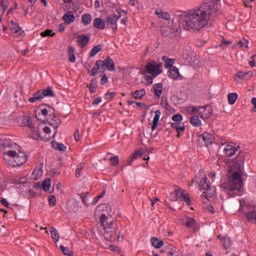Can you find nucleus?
Here are the masks:
<instances>
[{
  "mask_svg": "<svg viewBox=\"0 0 256 256\" xmlns=\"http://www.w3.org/2000/svg\"><path fill=\"white\" fill-rule=\"evenodd\" d=\"M91 21H93V16H91V14L85 13V14L82 15V23L85 26L91 25Z\"/></svg>",
  "mask_w": 256,
  "mask_h": 256,
  "instance_id": "c9c22d12",
  "label": "nucleus"
},
{
  "mask_svg": "<svg viewBox=\"0 0 256 256\" xmlns=\"http://www.w3.org/2000/svg\"><path fill=\"white\" fill-rule=\"evenodd\" d=\"M102 63H103V60L96 61L93 69L90 71L91 77H95L99 73V69H101V67H103Z\"/></svg>",
  "mask_w": 256,
  "mask_h": 256,
  "instance_id": "412c9836",
  "label": "nucleus"
},
{
  "mask_svg": "<svg viewBox=\"0 0 256 256\" xmlns=\"http://www.w3.org/2000/svg\"><path fill=\"white\" fill-rule=\"evenodd\" d=\"M143 150H138V151H136L133 155H132V157L134 158V159H139V157H141L142 155H143Z\"/></svg>",
  "mask_w": 256,
  "mask_h": 256,
  "instance_id": "bf43d9fd",
  "label": "nucleus"
},
{
  "mask_svg": "<svg viewBox=\"0 0 256 256\" xmlns=\"http://www.w3.org/2000/svg\"><path fill=\"white\" fill-rule=\"evenodd\" d=\"M200 143H203L205 146L213 145L215 141V137L212 134L204 132L202 135L199 136Z\"/></svg>",
  "mask_w": 256,
  "mask_h": 256,
  "instance_id": "9b49d317",
  "label": "nucleus"
},
{
  "mask_svg": "<svg viewBox=\"0 0 256 256\" xmlns=\"http://www.w3.org/2000/svg\"><path fill=\"white\" fill-rule=\"evenodd\" d=\"M102 67H105L107 71H115V61L111 57H107L104 61L102 60Z\"/></svg>",
  "mask_w": 256,
  "mask_h": 256,
  "instance_id": "4468645a",
  "label": "nucleus"
},
{
  "mask_svg": "<svg viewBox=\"0 0 256 256\" xmlns=\"http://www.w3.org/2000/svg\"><path fill=\"white\" fill-rule=\"evenodd\" d=\"M43 99V92L38 91L34 93L33 97L29 98V103H36V101H41Z\"/></svg>",
  "mask_w": 256,
  "mask_h": 256,
  "instance_id": "473e14b6",
  "label": "nucleus"
},
{
  "mask_svg": "<svg viewBox=\"0 0 256 256\" xmlns=\"http://www.w3.org/2000/svg\"><path fill=\"white\" fill-rule=\"evenodd\" d=\"M101 98H96L93 102H92V105H99L101 103Z\"/></svg>",
  "mask_w": 256,
  "mask_h": 256,
  "instance_id": "774afa93",
  "label": "nucleus"
},
{
  "mask_svg": "<svg viewBox=\"0 0 256 256\" xmlns=\"http://www.w3.org/2000/svg\"><path fill=\"white\" fill-rule=\"evenodd\" d=\"M85 167V164L80 163L78 165V167L76 168V177H79V175L81 174V170Z\"/></svg>",
  "mask_w": 256,
  "mask_h": 256,
  "instance_id": "13d9d810",
  "label": "nucleus"
},
{
  "mask_svg": "<svg viewBox=\"0 0 256 256\" xmlns=\"http://www.w3.org/2000/svg\"><path fill=\"white\" fill-rule=\"evenodd\" d=\"M63 21L67 25H71V23H75V14H73V12L71 11H68L63 15Z\"/></svg>",
  "mask_w": 256,
  "mask_h": 256,
  "instance_id": "f3484780",
  "label": "nucleus"
},
{
  "mask_svg": "<svg viewBox=\"0 0 256 256\" xmlns=\"http://www.w3.org/2000/svg\"><path fill=\"white\" fill-rule=\"evenodd\" d=\"M54 149H56V151H61L62 153H65V151H67V147L65 146V144H61V143H55L53 144Z\"/></svg>",
  "mask_w": 256,
  "mask_h": 256,
  "instance_id": "79ce46f5",
  "label": "nucleus"
},
{
  "mask_svg": "<svg viewBox=\"0 0 256 256\" xmlns=\"http://www.w3.org/2000/svg\"><path fill=\"white\" fill-rule=\"evenodd\" d=\"M50 233H51V237H52L53 241H55V243H57L59 241V239H61V236L59 235V232L57 231V229L55 227L50 228Z\"/></svg>",
  "mask_w": 256,
  "mask_h": 256,
  "instance_id": "e433bc0d",
  "label": "nucleus"
},
{
  "mask_svg": "<svg viewBox=\"0 0 256 256\" xmlns=\"http://www.w3.org/2000/svg\"><path fill=\"white\" fill-rule=\"evenodd\" d=\"M154 113L155 116L153 118L152 131L157 129V126L159 125V119H161V110H156Z\"/></svg>",
  "mask_w": 256,
  "mask_h": 256,
  "instance_id": "b1692460",
  "label": "nucleus"
},
{
  "mask_svg": "<svg viewBox=\"0 0 256 256\" xmlns=\"http://www.w3.org/2000/svg\"><path fill=\"white\" fill-rule=\"evenodd\" d=\"M237 99H239V94H237V93H229L228 94L229 105H235V103H237Z\"/></svg>",
  "mask_w": 256,
  "mask_h": 256,
  "instance_id": "4c0bfd02",
  "label": "nucleus"
},
{
  "mask_svg": "<svg viewBox=\"0 0 256 256\" xmlns=\"http://www.w3.org/2000/svg\"><path fill=\"white\" fill-rule=\"evenodd\" d=\"M33 125V120H31L30 116H23L21 126L22 127H31Z\"/></svg>",
  "mask_w": 256,
  "mask_h": 256,
  "instance_id": "72a5a7b5",
  "label": "nucleus"
},
{
  "mask_svg": "<svg viewBox=\"0 0 256 256\" xmlns=\"http://www.w3.org/2000/svg\"><path fill=\"white\" fill-rule=\"evenodd\" d=\"M46 121L50 127H53L54 134L52 137H55L57 135V129H59V125H61V120L57 118L55 115V110L51 107L42 108L40 110H37L36 112V119L39 121Z\"/></svg>",
  "mask_w": 256,
  "mask_h": 256,
  "instance_id": "423d86ee",
  "label": "nucleus"
},
{
  "mask_svg": "<svg viewBox=\"0 0 256 256\" xmlns=\"http://www.w3.org/2000/svg\"><path fill=\"white\" fill-rule=\"evenodd\" d=\"M172 129H176L179 137V135L185 131V125L177 124V127H172Z\"/></svg>",
  "mask_w": 256,
  "mask_h": 256,
  "instance_id": "603ef678",
  "label": "nucleus"
},
{
  "mask_svg": "<svg viewBox=\"0 0 256 256\" xmlns=\"http://www.w3.org/2000/svg\"><path fill=\"white\" fill-rule=\"evenodd\" d=\"M93 25L96 29H105V21L101 18H96L93 22Z\"/></svg>",
  "mask_w": 256,
  "mask_h": 256,
  "instance_id": "2f4dec72",
  "label": "nucleus"
},
{
  "mask_svg": "<svg viewBox=\"0 0 256 256\" xmlns=\"http://www.w3.org/2000/svg\"><path fill=\"white\" fill-rule=\"evenodd\" d=\"M119 19H121V15H110L107 18V25L108 27H111L113 29H117V22L119 21Z\"/></svg>",
  "mask_w": 256,
  "mask_h": 256,
  "instance_id": "ddd939ff",
  "label": "nucleus"
},
{
  "mask_svg": "<svg viewBox=\"0 0 256 256\" xmlns=\"http://www.w3.org/2000/svg\"><path fill=\"white\" fill-rule=\"evenodd\" d=\"M168 77L170 79H173L174 81H177V79L181 77V74H179V69L177 67L170 68V70L168 71Z\"/></svg>",
  "mask_w": 256,
  "mask_h": 256,
  "instance_id": "6ab92c4d",
  "label": "nucleus"
},
{
  "mask_svg": "<svg viewBox=\"0 0 256 256\" xmlns=\"http://www.w3.org/2000/svg\"><path fill=\"white\" fill-rule=\"evenodd\" d=\"M1 205H3L4 207H9V202L7 201V199L3 198L1 199Z\"/></svg>",
  "mask_w": 256,
  "mask_h": 256,
  "instance_id": "338daca9",
  "label": "nucleus"
},
{
  "mask_svg": "<svg viewBox=\"0 0 256 256\" xmlns=\"http://www.w3.org/2000/svg\"><path fill=\"white\" fill-rule=\"evenodd\" d=\"M161 107L164 109H169V102H167V98L162 97L161 99Z\"/></svg>",
  "mask_w": 256,
  "mask_h": 256,
  "instance_id": "864d4df0",
  "label": "nucleus"
},
{
  "mask_svg": "<svg viewBox=\"0 0 256 256\" xmlns=\"http://www.w3.org/2000/svg\"><path fill=\"white\" fill-rule=\"evenodd\" d=\"M68 56L70 63H75V61H77V58L75 57V48H73V46L68 47Z\"/></svg>",
  "mask_w": 256,
  "mask_h": 256,
  "instance_id": "f704fd0d",
  "label": "nucleus"
},
{
  "mask_svg": "<svg viewBox=\"0 0 256 256\" xmlns=\"http://www.w3.org/2000/svg\"><path fill=\"white\" fill-rule=\"evenodd\" d=\"M144 78L145 81H147L148 85H153V79H155L153 78V76L145 75Z\"/></svg>",
  "mask_w": 256,
  "mask_h": 256,
  "instance_id": "052dcab7",
  "label": "nucleus"
},
{
  "mask_svg": "<svg viewBox=\"0 0 256 256\" xmlns=\"http://www.w3.org/2000/svg\"><path fill=\"white\" fill-rule=\"evenodd\" d=\"M181 199H183L187 205H191V198H189V194H185V191L183 190H182Z\"/></svg>",
  "mask_w": 256,
  "mask_h": 256,
  "instance_id": "de8ad7c7",
  "label": "nucleus"
},
{
  "mask_svg": "<svg viewBox=\"0 0 256 256\" xmlns=\"http://www.w3.org/2000/svg\"><path fill=\"white\" fill-rule=\"evenodd\" d=\"M41 127L42 125H38L37 127H35V125L33 124L29 128L31 139H34L35 141H39V139H41Z\"/></svg>",
  "mask_w": 256,
  "mask_h": 256,
  "instance_id": "f8f14e48",
  "label": "nucleus"
},
{
  "mask_svg": "<svg viewBox=\"0 0 256 256\" xmlns=\"http://www.w3.org/2000/svg\"><path fill=\"white\" fill-rule=\"evenodd\" d=\"M89 91L90 93H95V91H97V87L93 86V80L90 84Z\"/></svg>",
  "mask_w": 256,
  "mask_h": 256,
  "instance_id": "0e129e2a",
  "label": "nucleus"
},
{
  "mask_svg": "<svg viewBox=\"0 0 256 256\" xmlns=\"http://www.w3.org/2000/svg\"><path fill=\"white\" fill-rule=\"evenodd\" d=\"M42 189L43 191L47 192L49 191V189H51V178H46L43 182H42Z\"/></svg>",
  "mask_w": 256,
  "mask_h": 256,
  "instance_id": "a19ab883",
  "label": "nucleus"
},
{
  "mask_svg": "<svg viewBox=\"0 0 256 256\" xmlns=\"http://www.w3.org/2000/svg\"><path fill=\"white\" fill-rule=\"evenodd\" d=\"M109 164L111 167H117V165H119V156H113L109 158Z\"/></svg>",
  "mask_w": 256,
  "mask_h": 256,
  "instance_id": "37998d69",
  "label": "nucleus"
},
{
  "mask_svg": "<svg viewBox=\"0 0 256 256\" xmlns=\"http://www.w3.org/2000/svg\"><path fill=\"white\" fill-rule=\"evenodd\" d=\"M251 103L254 106L252 111H253V113H256V98H252Z\"/></svg>",
  "mask_w": 256,
  "mask_h": 256,
  "instance_id": "69168bd1",
  "label": "nucleus"
},
{
  "mask_svg": "<svg viewBox=\"0 0 256 256\" xmlns=\"http://www.w3.org/2000/svg\"><path fill=\"white\" fill-rule=\"evenodd\" d=\"M9 8V0H0V21L3 15H5V11Z\"/></svg>",
  "mask_w": 256,
  "mask_h": 256,
  "instance_id": "4be33fe9",
  "label": "nucleus"
},
{
  "mask_svg": "<svg viewBox=\"0 0 256 256\" xmlns=\"http://www.w3.org/2000/svg\"><path fill=\"white\" fill-rule=\"evenodd\" d=\"M247 75H249V72L238 71L234 76V81H237V83H239L240 81H243V79H245Z\"/></svg>",
  "mask_w": 256,
  "mask_h": 256,
  "instance_id": "7c9ffc66",
  "label": "nucleus"
},
{
  "mask_svg": "<svg viewBox=\"0 0 256 256\" xmlns=\"http://www.w3.org/2000/svg\"><path fill=\"white\" fill-rule=\"evenodd\" d=\"M153 89H154L155 97H157L159 99V97H161V95H163V84H161V83L154 84Z\"/></svg>",
  "mask_w": 256,
  "mask_h": 256,
  "instance_id": "a878e982",
  "label": "nucleus"
},
{
  "mask_svg": "<svg viewBox=\"0 0 256 256\" xmlns=\"http://www.w3.org/2000/svg\"><path fill=\"white\" fill-rule=\"evenodd\" d=\"M145 72L153 78L159 77L163 73V64L155 61H150L145 66Z\"/></svg>",
  "mask_w": 256,
  "mask_h": 256,
  "instance_id": "6e6552de",
  "label": "nucleus"
},
{
  "mask_svg": "<svg viewBox=\"0 0 256 256\" xmlns=\"http://www.w3.org/2000/svg\"><path fill=\"white\" fill-rule=\"evenodd\" d=\"M181 195H183V190L176 189L170 193L169 199H170V201H179V200H181Z\"/></svg>",
  "mask_w": 256,
  "mask_h": 256,
  "instance_id": "a211bd4d",
  "label": "nucleus"
},
{
  "mask_svg": "<svg viewBox=\"0 0 256 256\" xmlns=\"http://www.w3.org/2000/svg\"><path fill=\"white\" fill-rule=\"evenodd\" d=\"M91 65H93L92 62H90V63L87 62V63L84 65V67L87 69L89 75H91Z\"/></svg>",
  "mask_w": 256,
  "mask_h": 256,
  "instance_id": "e2e57ef3",
  "label": "nucleus"
},
{
  "mask_svg": "<svg viewBox=\"0 0 256 256\" xmlns=\"http://www.w3.org/2000/svg\"><path fill=\"white\" fill-rule=\"evenodd\" d=\"M195 181L203 191L201 195L203 203H207L209 199L215 197L216 189L215 187L211 186V184L207 183V175L205 174V171L200 170L195 178Z\"/></svg>",
  "mask_w": 256,
  "mask_h": 256,
  "instance_id": "39448f33",
  "label": "nucleus"
},
{
  "mask_svg": "<svg viewBox=\"0 0 256 256\" xmlns=\"http://www.w3.org/2000/svg\"><path fill=\"white\" fill-rule=\"evenodd\" d=\"M185 111L186 113H194L195 115H199L201 119H209V117L213 115V111L209 107H195L190 105L185 108Z\"/></svg>",
  "mask_w": 256,
  "mask_h": 256,
  "instance_id": "0eeeda50",
  "label": "nucleus"
},
{
  "mask_svg": "<svg viewBox=\"0 0 256 256\" xmlns=\"http://www.w3.org/2000/svg\"><path fill=\"white\" fill-rule=\"evenodd\" d=\"M186 114L192 115L190 117V123L192 127H201L202 122H201V118H199V114H195V113H186Z\"/></svg>",
  "mask_w": 256,
  "mask_h": 256,
  "instance_id": "dca6fc26",
  "label": "nucleus"
},
{
  "mask_svg": "<svg viewBox=\"0 0 256 256\" xmlns=\"http://www.w3.org/2000/svg\"><path fill=\"white\" fill-rule=\"evenodd\" d=\"M222 189L229 197H235L243 189V177L241 173L234 172L230 174L227 181L222 184Z\"/></svg>",
  "mask_w": 256,
  "mask_h": 256,
  "instance_id": "20e7f679",
  "label": "nucleus"
},
{
  "mask_svg": "<svg viewBox=\"0 0 256 256\" xmlns=\"http://www.w3.org/2000/svg\"><path fill=\"white\" fill-rule=\"evenodd\" d=\"M248 223L256 225V205L248 206V211L245 213Z\"/></svg>",
  "mask_w": 256,
  "mask_h": 256,
  "instance_id": "1a4fd4ad",
  "label": "nucleus"
},
{
  "mask_svg": "<svg viewBox=\"0 0 256 256\" xmlns=\"http://www.w3.org/2000/svg\"><path fill=\"white\" fill-rule=\"evenodd\" d=\"M211 6L202 5L197 9L188 10L181 14L180 25L186 31H201L209 25Z\"/></svg>",
  "mask_w": 256,
  "mask_h": 256,
  "instance_id": "f257e3e1",
  "label": "nucleus"
},
{
  "mask_svg": "<svg viewBox=\"0 0 256 256\" xmlns=\"http://www.w3.org/2000/svg\"><path fill=\"white\" fill-rule=\"evenodd\" d=\"M101 49H102L101 45H97L93 47L90 51V57H95V55H97V53H99Z\"/></svg>",
  "mask_w": 256,
  "mask_h": 256,
  "instance_id": "a18cd8bd",
  "label": "nucleus"
},
{
  "mask_svg": "<svg viewBox=\"0 0 256 256\" xmlns=\"http://www.w3.org/2000/svg\"><path fill=\"white\" fill-rule=\"evenodd\" d=\"M0 149L6 165L10 167H21L27 163V153H25V150L19 144L13 142L11 139L7 137L1 138Z\"/></svg>",
  "mask_w": 256,
  "mask_h": 256,
  "instance_id": "f03ea898",
  "label": "nucleus"
},
{
  "mask_svg": "<svg viewBox=\"0 0 256 256\" xmlns=\"http://www.w3.org/2000/svg\"><path fill=\"white\" fill-rule=\"evenodd\" d=\"M107 83H109V78L107 77V74H103L100 80V85H107Z\"/></svg>",
  "mask_w": 256,
  "mask_h": 256,
  "instance_id": "6e6d98bb",
  "label": "nucleus"
},
{
  "mask_svg": "<svg viewBox=\"0 0 256 256\" xmlns=\"http://www.w3.org/2000/svg\"><path fill=\"white\" fill-rule=\"evenodd\" d=\"M53 90H51V87H47L42 92V97H53Z\"/></svg>",
  "mask_w": 256,
  "mask_h": 256,
  "instance_id": "49530a36",
  "label": "nucleus"
},
{
  "mask_svg": "<svg viewBox=\"0 0 256 256\" xmlns=\"http://www.w3.org/2000/svg\"><path fill=\"white\" fill-rule=\"evenodd\" d=\"M185 221V225L186 227H188V229H197V222L195 221V219L191 218V217H186L184 219Z\"/></svg>",
  "mask_w": 256,
  "mask_h": 256,
  "instance_id": "5701e85b",
  "label": "nucleus"
},
{
  "mask_svg": "<svg viewBox=\"0 0 256 256\" xmlns=\"http://www.w3.org/2000/svg\"><path fill=\"white\" fill-rule=\"evenodd\" d=\"M42 131H43V133H45V135H51V128L48 126H44L42 128Z\"/></svg>",
  "mask_w": 256,
  "mask_h": 256,
  "instance_id": "680f3d73",
  "label": "nucleus"
},
{
  "mask_svg": "<svg viewBox=\"0 0 256 256\" xmlns=\"http://www.w3.org/2000/svg\"><path fill=\"white\" fill-rule=\"evenodd\" d=\"M89 41H90V38L89 36H86V35H80L77 38V43L79 47H87V45H89Z\"/></svg>",
  "mask_w": 256,
  "mask_h": 256,
  "instance_id": "aec40b11",
  "label": "nucleus"
},
{
  "mask_svg": "<svg viewBox=\"0 0 256 256\" xmlns=\"http://www.w3.org/2000/svg\"><path fill=\"white\" fill-rule=\"evenodd\" d=\"M82 201H83V204L84 205H87V203H89V192H84L80 195Z\"/></svg>",
  "mask_w": 256,
  "mask_h": 256,
  "instance_id": "8fccbe9b",
  "label": "nucleus"
},
{
  "mask_svg": "<svg viewBox=\"0 0 256 256\" xmlns=\"http://www.w3.org/2000/svg\"><path fill=\"white\" fill-rule=\"evenodd\" d=\"M115 97H116L115 92H108V93H106V95H105V99H106L107 101H111V99H115Z\"/></svg>",
  "mask_w": 256,
  "mask_h": 256,
  "instance_id": "5fc2aeb1",
  "label": "nucleus"
},
{
  "mask_svg": "<svg viewBox=\"0 0 256 256\" xmlns=\"http://www.w3.org/2000/svg\"><path fill=\"white\" fill-rule=\"evenodd\" d=\"M10 29L14 37H25V32L21 29V26L13 20L10 21Z\"/></svg>",
  "mask_w": 256,
  "mask_h": 256,
  "instance_id": "9d476101",
  "label": "nucleus"
},
{
  "mask_svg": "<svg viewBox=\"0 0 256 256\" xmlns=\"http://www.w3.org/2000/svg\"><path fill=\"white\" fill-rule=\"evenodd\" d=\"M145 95H147L145 89L136 90L132 93L133 99H143Z\"/></svg>",
  "mask_w": 256,
  "mask_h": 256,
  "instance_id": "c756f323",
  "label": "nucleus"
},
{
  "mask_svg": "<svg viewBox=\"0 0 256 256\" xmlns=\"http://www.w3.org/2000/svg\"><path fill=\"white\" fill-rule=\"evenodd\" d=\"M31 177L34 181H37V180L41 179V177H43V169L35 168L32 172Z\"/></svg>",
  "mask_w": 256,
  "mask_h": 256,
  "instance_id": "cd10ccee",
  "label": "nucleus"
},
{
  "mask_svg": "<svg viewBox=\"0 0 256 256\" xmlns=\"http://www.w3.org/2000/svg\"><path fill=\"white\" fill-rule=\"evenodd\" d=\"M49 205L50 207H55L57 205V198L55 197V195L49 196Z\"/></svg>",
  "mask_w": 256,
  "mask_h": 256,
  "instance_id": "3c124183",
  "label": "nucleus"
},
{
  "mask_svg": "<svg viewBox=\"0 0 256 256\" xmlns=\"http://www.w3.org/2000/svg\"><path fill=\"white\" fill-rule=\"evenodd\" d=\"M237 151H239V149L232 144H228L224 147V153L226 155V157H233V155H235V153H237Z\"/></svg>",
  "mask_w": 256,
  "mask_h": 256,
  "instance_id": "2eb2a0df",
  "label": "nucleus"
},
{
  "mask_svg": "<svg viewBox=\"0 0 256 256\" xmlns=\"http://www.w3.org/2000/svg\"><path fill=\"white\" fill-rule=\"evenodd\" d=\"M172 121L173 123H171V127H177V125H181V123L183 122V115L176 114L172 116Z\"/></svg>",
  "mask_w": 256,
  "mask_h": 256,
  "instance_id": "393cba45",
  "label": "nucleus"
},
{
  "mask_svg": "<svg viewBox=\"0 0 256 256\" xmlns=\"http://www.w3.org/2000/svg\"><path fill=\"white\" fill-rule=\"evenodd\" d=\"M218 238L221 239V243L225 249H229V247H231V238L229 237L221 238V236H218Z\"/></svg>",
  "mask_w": 256,
  "mask_h": 256,
  "instance_id": "ea45409f",
  "label": "nucleus"
},
{
  "mask_svg": "<svg viewBox=\"0 0 256 256\" xmlns=\"http://www.w3.org/2000/svg\"><path fill=\"white\" fill-rule=\"evenodd\" d=\"M151 244L155 249H161V247L165 245V242H163V240H159L157 237H152Z\"/></svg>",
  "mask_w": 256,
  "mask_h": 256,
  "instance_id": "bb28decb",
  "label": "nucleus"
},
{
  "mask_svg": "<svg viewBox=\"0 0 256 256\" xmlns=\"http://www.w3.org/2000/svg\"><path fill=\"white\" fill-rule=\"evenodd\" d=\"M41 37H55V33H53V30H45L41 32Z\"/></svg>",
  "mask_w": 256,
  "mask_h": 256,
  "instance_id": "09e8293b",
  "label": "nucleus"
},
{
  "mask_svg": "<svg viewBox=\"0 0 256 256\" xmlns=\"http://www.w3.org/2000/svg\"><path fill=\"white\" fill-rule=\"evenodd\" d=\"M162 61H164V66L166 69H171V68H173V65H175L174 59H169L165 56L162 58Z\"/></svg>",
  "mask_w": 256,
  "mask_h": 256,
  "instance_id": "58836bf2",
  "label": "nucleus"
},
{
  "mask_svg": "<svg viewBox=\"0 0 256 256\" xmlns=\"http://www.w3.org/2000/svg\"><path fill=\"white\" fill-rule=\"evenodd\" d=\"M60 251H62V253L64 255L73 256V252L71 251V249H69V247H65V246L61 245L60 246Z\"/></svg>",
  "mask_w": 256,
  "mask_h": 256,
  "instance_id": "c03bdc74",
  "label": "nucleus"
},
{
  "mask_svg": "<svg viewBox=\"0 0 256 256\" xmlns=\"http://www.w3.org/2000/svg\"><path fill=\"white\" fill-rule=\"evenodd\" d=\"M101 211H106L105 214H101L100 223L104 229V238L106 241H111L113 239V233L109 231L115 223L113 216L111 215L112 208L108 204H101L97 207V213Z\"/></svg>",
  "mask_w": 256,
  "mask_h": 256,
  "instance_id": "7ed1b4c3",
  "label": "nucleus"
},
{
  "mask_svg": "<svg viewBox=\"0 0 256 256\" xmlns=\"http://www.w3.org/2000/svg\"><path fill=\"white\" fill-rule=\"evenodd\" d=\"M155 15H157L159 19H164L165 21H169V19H171V15L167 12H163L162 10H155Z\"/></svg>",
  "mask_w": 256,
  "mask_h": 256,
  "instance_id": "c85d7f7f",
  "label": "nucleus"
},
{
  "mask_svg": "<svg viewBox=\"0 0 256 256\" xmlns=\"http://www.w3.org/2000/svg\"><path fill=\"white\" fill-rule=\"evenodd\" d=\"M231 43H233V42H231L229 40H225V38H223V41H222L220 47H222V49H225L226 47H229V45H231Z\"/></svg>",
  "mask_w": 256,
  "mask_h": 256,
  "instance_id": "4d7b16f0",
  "label": "nucleus"
}]
</instances>
